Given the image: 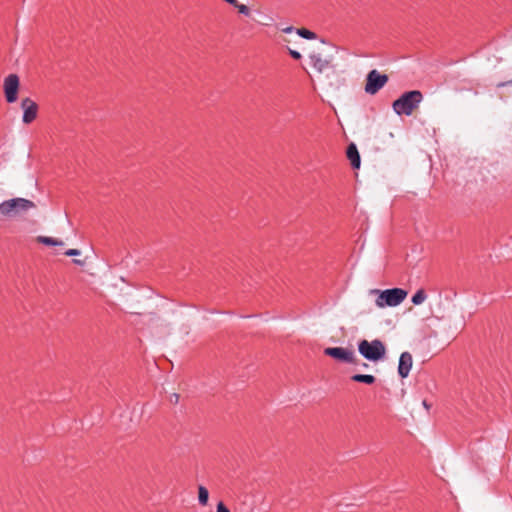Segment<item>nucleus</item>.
<instances>
[{
  "mask_svg": "<svg viewBox=\"0 0 512 512\" xmlns=\"http://www.w3.org/2000/svg\"><path fill=\"white\" fill-rule=\"evenodd\" d=\"M19 86L20 80L17 74H9L4 78L3 89L7 103L12 104L17 101Z\"/></svg>",
  "mask_w": 512,
  "mask_h": 512,
  "instance_id": "nucleus-6",
  "label": "nucleus"
},
{
  "mask_svg": "<svg viewBox=\"0 0 512 512\" xmlns=\"http://www.w3.org/2000/svg\"><path fill=\"white\" fill-rule=\"evenodd\" d=\"M2 214L5 216L16 215L35 208L34 202L25 198H12L1 202Z\"/></svg>",
  "mask_w": 512,
  "mask_h": 512,
  "instance_id": "nucleus-4",
  "label": "nucleus"
},
{
  "mask_svg": "<svg viewBox=\"0 0 512 512\" xmlns=\"http://www.w3.org/2000/svg\"><path fill=\"white\" fill-rule=\"evenodd\" d=\"M324 354L341 363L355 364L357 362L354 351L344 347L325 348Z\"/></svg>",
  "mask_w": 512,
  "mask_h": 512,
  "instance_id": "nucleus-7",
  "label": "nucleus"
},
{
  "mask_svg": "<svg viewBox=\"0 0 512 512\" xmlns=\"http://www.w3.org/2000/svg\"><path fill=\"white\" fill-rule=\"evenodd\" d=\"M235 8L238 10V12H239L240 14H242V15H244V16H246V17H249V16H250V14H251V10H250V9H249V7H248V6H246L245 4H240V3L238 2V4L236 5V7H235Z\"/></svg>",
  "mask_w": 512,
  "mask_h": 512,
  "instance_id": "nucleus-17",
  "label": "nucleus"
},
{
  "mask_svg": "<svg viewBox=\"0 0 512 512\" xmlns=\"http://www.w3.org/2000/svg\"><path fill=\"white\" fill-rule=\"evenodd\" d=\"M423 100V94L419 90L404 92L392 103L395 114L410 116Z\"/></svg>",
  "mask_w": 512,
  "mask_h": 512,
  "instance_id": "nucleus-2",
  "label": "nucleus"
},
{
  "mask_svg": "<svg viewBox=\"0 0 512 512\" xmlns=\"http://www.w3.org/2000/svg\"><path fill=\"white\" fill-rule=\"evenodd\" d=\"M131 314H136V315H139L140 313L138 312H135V311H130Z\"/></svg>",
  "mask_w": 512,
  "mask_h": 512,
  "instance_id": "nucleus-29",
  "label": "nucleus"
},
{
  "mask_svg": "<svg viewBox=\"0 0 512 512\" xmlns=\"http://www.w3.org/2000/svg\"><path fill=\"white\" fill-rule=\"evenodd\" d=\"M22 114V122L24 124H30L36 120L38 115V105L30 97L23 98L20 103Z\"/></svg>",
  "mask_w": 512,
  "mask_h": 512,
  "instance_id": "nucleus-9",
  "label": "nucleus"
},
{
  "mask_svg": "<svg viewBox=\"0 0 512 512\" xmlns=\"http://www.w3.org/2000/svg\"><path fill=\"white\" fill-rule=\"evenodd\" d=\"M310 65L319 73H323L327 70H331L333 73L336 72V66L332 64L333 57H323L321 53H312L309 55Z\"/></svg>",
  "mask_w": 512,
  "mask_h": 512,
  "instance_id": "nucleus-8",
  "label": "nucleus"
},
{
  "mask_svg": "<svg viewBox=\"0 0 512 512\" xmlns=\"http://www.w3.org/2000/svg\"><path fill=\"white\" fill-rule=\"evenodd\" d=\"M209 313H211V314H217V313H220V312H219V311H217V310H210V311H209Z\"/></svg>",
  "mask_w": 512,
  "mask_h": 512,
  "instance_id": "nucleus-28",
  "label": "nucleus"
},
{
  "mask_svg": "<svg viewBox=\"0 0 512 512\" xmlns=\"http://www.w3.org/2000/svg\"><path fill=\"white\" fill-rule=\"evenodd\" d=\"M389 81L387 74L380 73L377 69H372L366 75L364 91L368 95L377 94Z\"/></svg>",
  "mask_w": 512,
  "mask_h": 512,
  "instance_id": "nucleus-5",
  "label": "nucleus"
},
{
  "mask_svg": "<svg viewBox=\"0 0 512 512\" xmlns=\"http://www.w3.org/2000/svg\"><path fill=\"white\" fill-rule=\"evenodd\" d=\"M371 294H375V305L379 308L396 307L400 305L407 297L408 291L403 288H388L384 290L372 289Z\"/></svg>",
  "mask_w": 512,
  "mask_h": 512,
  "instance_id": "nucleus-1",
  "label": "nucleus"
},
{
  "mask_svg": "<svg viewBox=\"0 0 512 512\" xmlns=\"http://www.w3.org/2000/svg\"><path fill=\"white\" fill-rule=\"evenodd\" d=\"M295 29L292 26L284 28L282 31L286 34L293 32Z\"/></svg>",
  "mask_w": 512,
  "mask_h": 512,
  "instance_id": "nucleus-25",
  "label": "nucleus"
},
{
  "mask_svg": "<svg viewBox=\"0 0 512 512\" xmlns=\"http://www.w3.org/2000/svg\"><path fill=\"white\" fill-rule=\"evenodd\" d=\"M216 512H230V510L222 501H219L216 507Z\"/></svg>",
  "mask_w": 512,
  "mask_h": 512,
  "instance_id": "nucleus-18",
  "label": "nucleus"
},
{
  "mask_svg": "<svg viewBox=\"0 0 512 512\" xmlns=\"http://www.w3.org/2000/svg\"><path fill=\"white\" fill-rule=\"evenodd\" d=\"M506 86H512V79L509 81L501 82L497 85V87H506Z\"/></svg>",
  "mask_w": 512,
  "mask_h": 512,
  "instance_id": "nucleus-21",
  "label": "nucleus"
},
{
  "mask_svg": "<svg viewBox=\"0 0 512 512\" xmlns=\"http://www.w3.org/2000/svg\"><path fill=\"white\" fill-rule=\"evenodd\" d=\"M73 263L79 266H83L85 264V261H82L80 259H74Z\"/></svg>",
  "mask_w": 512,
  "mask_h": 512,
  "instance_id": "nucleus-26",
  "label": "nucleus"
},
{
  "mask_svg": "<svg viewBox=\"0 0 512 512\" xmlns=\"http://www.w3.org/2000/svg\"><path fill=\"white\" fill-rule=\"evenodd\" d=\"M321 43L327 45L331 50H337L335 45L327 43L324 39L321 40Z\"/></svg>",
  "mask_w": 512,
  "mask_h": 512,
  "instance_id": "nucleus-22",
  "label": "nucleus"
},
{
  "mask_svg": "<svg viewBox=\"0 0 512 512\" xmlns=\"http://www.w3.org/2000/svg\"><path fill=\"white\" fill-rule=\"evenodd\" d=\"M427 298V294L424 289H419L415 292V294L411 298V302L414 305L422 304Z\"/></svg>",
  "mask_w": 512,
  "mask_h": 512,
  "instance_id": "nucleus-15",
  "label": "nucleus"
},
{
  "mask_svg": "<svg viewBox=\"0 0 512 512\" xmlns=\"http://www.w3.org/2000/svg\"><path fill=\"white\" fill-rule=\"evenodd\" d=\"M171 401L174 402L175 404L178 403L179 395L177 393L172 394L171 395Z\"/></svg>",
  "mask_w": 512,
  "mask_h": 512,
  "instance_id": "nucleus-23",
  "label": "nucleus"
},
{
  "mask_svg": "<svg viewBox=\"0 0 512 512\" xmlns=\"http://www.w3.org/2000/svg\"><path fill=\"white\" fill-rule=\"evenodd\" d=\"M223 1L232 5L233 7H236V5L238 4L237 0H223Z\"/></svg>",
  "mask_w": 512,
  "mask_h": 512,
  "instance_id": "nucleus-24",
  "label": "nucleus"
},
{
  "mask_svg": "<svg viewBox=\"0 0 512 512\" xmlns=\"http://www.w3.org/2000/svg\"><path fill=\"white\" fill-rule=\"evenodd\" d=\"M347 158L350 160L351 166L354 169L360 168L361 157L355 143H350L346 151Z\"/></svg>",
  "mask_w": 512,
  "mask_h": 512,
  "instance_id": "nucleus-11",
  "label": "nucleus"
},
{
  "mask_svg": "<svg viewBox=\"0 0 512 512\" xmlns=\"http://www.w3.org/2000/svg\"><path fill=\"white\" fill-rule=\"evenodd\" d=\"M422 405L427 411H429L431 405L426 400L422 401Z\"/></svg>",
  "mask_w": 512,
  "mask_h": 512,
  "instance_id": "nucleus-27",
  "label": "nucleus"
},
{
  "mask_svg": "<svg viewBox=\"0 0 512 512\" xmlns=\"http://www.w3.org/2000/svg\"><path fill=\"white\" fill-rule=\"evenodd\" d=\"M351 380L358 383L372 385L375 383L376 378L371 374H354L351 376Z\"/></svg>",
  "mask_w": 512,
  "mask_h": 512,
  "instance_id": "nucleus-12",
  "label": "nucleus"
},
{
  "mask_svg": "<svg viewBox=\"0 0 512 512\" xmlns=\"http://www.w3.org/2000/svg\"><path fill=\"white\" fill-rule=\"evenodd\" d=\"M362 366H363V368H367L368 364L367 363H363Z\"/></svg>",
  "mask_w": 512,
  "mask_h": 512,
  "instance_id": "nucleus-30",
  "label": "nucleus"
},
{
  "mask_svg": "<svg viewBox=\"0 0 512 512\" xmlns=\"http://www.w3.org/2000/svg\"><path fill=\"white\" fill-rule=\"evenodd\" d=\"M80 254H81V252L78 249H68V250L65 251V255L69 256V257H75V256H78Z\"/></svg>",
  "mask_w": 512,
  "mask_h": 512,
  "instance_id": "nucleus-19",
  "label": "nucleus"
},
{
  "mask_svg": "<svg viewBox=\"0 0 512 512\" xmlns=\"http://www.w3.org/2000/svg\"><path fill=\"white\" fill-rule=\"evenodd\" d=\"M412 363H413L412 355L409 352L405 351L400 354L397 370H398V375L401 378L408 377L410 370L412 368Z\"/></svg>",
  "mask_w": 512,
  "mask_h": 512,
  "instance_id": "nucleus-10",
  "label": "nucleus"
},
{
  "mask_svg": "<svg viewBox=\"0 0 512 512\" xmlns=\"http://www.w3.org/2000/svg\"><path fill=\"white\" fill-rule=\"evenodd\" d=\"M37 241L43 245L47 246H63L64 242L59 239H55L48 236H38Z\"/></svg>",
  "mask_w": 512,
  "mask_h": 512,
  "instance_id": "nucleus-13",
  "label": "nucleus"
},
{
  "mask_svg": "<svg viewBox=\"0 0 512 512\" xmlns=\"http://www.w3.org/2000/svg\"><path fill=\"white\" fill-rule=\"evenodd\" d=\"M297 35L300 37L306 39V40H313L316 38V34L308 29L300 28L295 30Z\"/></svg>",
  "mask_w": 512,
  "mask_h": 512,
  "instance_id": "nucleus-16",
  "label": "nucleus"
},
{
  "mask_svg": "<svg viewBox=\"0 0 512 512\" xmlns=\"http://www.w3.org/2000/svg\"><path fill=\"white\" fill-rule=\"evenodd\" d=\"M359 354L369 362L377 363L385 358L386 346L379 340H361L357 344Z\"/></svg>",
  "mask_w": 512,
  "mask_h": 512,
  "instance_id": "nucleus-3",
  "label": "nucleus"
},
{
  "mask_svg": "<svg viewBox=\"0 0 512 512\" xmlns=\"http://www.w3.org/2000/svg\"><path fill=\"white\" fill-rule=\"evenodd\" d=\"M208 500H209L208 489L205 486L200 485L198 487V502H199V504L202 506H205V505H207Z\"/></svg>",
  "mask_w": 512,
  "mask_h": 512,
  "instance_id": "nucleus-14",
  "label": "nucleus"
},
{
  "mask_svg": "<svg viewBox=\"0 0 512 512\" xmlns=\"http://www.w3.org/2000/svg\"><path fill=\"white\" fill-rule=\"evenodd\" d=\"M289 54L292 58H294L296 60H299L302 58L301 53L297 50L289 49Z\"/></svg>",
  "mask_w": 512,
  "mask_h": 512,
  "instance_id": "nucleus-20",
  "label": "nucleus"
}]
</instances>
